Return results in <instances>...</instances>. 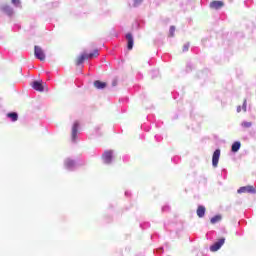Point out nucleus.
<instances>
[{
    "label": "nucleus",
    "mask_w": 256,
    "mask_h": 256,
    "mask_svg": "<svg viewBox=\"0 0 256 256\" xmlns=\"http://www.w3.org/2000/svg\"><path fill=\"white\" fill-rule=\"evenodd\" d=\"M133 49V36L129 35V50Z\"/></svg>",
    "instance_id": "obj_19"
},
{
    "label": "nucleus",
    "mask_w": 256,
    "mask_h": 256,
    "mask_svg": "<svg viewBox=\"0 0 256 256\" xmlns=\"http://www.w3.org/2000/svg\"><path fill=\"white\" fill-rule=\"evenodd\" d=\"M32 88L35 91H39L40 93H43L45 91V87L43 86V83H41L39 81L32 82Z\"/></svg>",
    "instance_id": "obj_7"
},
{
    "label": "nucleus",
    "mask_w": 256,
    "mask_h": 256,
    "mask_svg": "<svg viewBox=\"0 0 256 256\" xmlns=\"http://www.w3.org/2000/svg\"><path fill=\"white\" fill-rule=\"evenodd\" d=\"M197 215H198V217H205V208H204V206H198Z\"/></svg>",
    "instance_id": "obj_15"
},
{
    "label": "nucleus",
    "mask_w": 256,
    "mask_h": 256,
    "mask_svg": "<svg viewBox=\"0 0 256 256\" xmlns=\"http://www.w3.org/2000/svg\"><path fill=\"white\" fill-rule=\"evenodd\" d=\"M242 127H244L245 129H249V127H251L253 124L251 122H247V121H244L242 122Z\"/></svg>",
    "instance_id": "obj_17"
},
{
    "label": "nucleus",
    "mask_w": 256,
    "mask_h": 256,
    "mask_svg": "<svg viewBox=\"0 0 256 256\" xmlns=\"http://www.w3.org/2000/svg\"><path fill=\"white\" fill-rule=\"evenodd\" d=\"M183 51H189V43L184 44Z\"/></svg>",
    "instance_id": "obj_22"
},
{
    "label": "nucleus",
    "mask_w": 256,
    "mask_h": 256,
    "mask_svg": "<svg viewBox=\"0 0 256 256\" xmlns=\"http://www.w3.org/2000/svg\"><path fill=\"white\" fill-rule=\"evenodd\" d=\"M237 113H241V106L237 107Z\"/></svg>",
    "instance_id": "obj_27"
},
{
    "label": "nucleus",
    "mask_w": 256,
    "mask_h": 256,
    "mask_svg": "<svg viewBox=\"0 0 256 256\" xmlns=\"http://www.w3.org/2000/svg\"><path fill=\"white\" fill-rule=\"evenodd\" d=\"M237 192L238 193H256V190L253 186H243V187H240Z\"/></svg>",
    "instance_id": "obj_8"
},
{
    "label": "nucleus",
    "mask_w": 256,
    "mask_h": 256,
    "mask_svg": "<svg viewBox=\"0 0 256 256\" xmlns=\"http://www.w3.org/2000/svg\"><path fill=\"white\" fill-rule=\"evenodd\" d=\"M162 211H169V207H168V206H164V207L162 208Z\"/></svg>",
    "instance_id": "obj_26"
},
{
    "label": "nucleus",
    "mask_w": 256,
    "mask_h": 256,
    "mask_svg": "<svg viewBox=\"0 0 256 256\" xmlns=\"http://www.w3.org/2000/svg\"><path fill=\"white\" fill-rule=\"evenodd\" d=\"M7 118L11 119V121L15 122L17 119H19V114L17 112H10L7 114Z\"/></svg>",
    "instance_id": "obj_13"
},
{
    "label": "nucleus",
    "mask_w": 256,
    "mask_h": 256,
    "mask_svg": "<svg viewBox=\"0 0 256 256\" xmlns=\"http://www.w3.org/2000/svg\"><path fill=\"white\" fill-rule=\"evenodd\" d=\"M64 166H65V169H68V171H73L75 167H77V163L75 162V160L67 158L64 161Z\"/></svg>",
    "instance_id": "obj_4"
},
{
    "label": "nucleus",
    "mask_w": 256,
    "mask_h": 256,
    "mask_svg": "<svg viewBox=\"0 0 256 256\" xmlns=\"http://www.w3.org/2000/svg\"><path fill=\"white\" fill-rule=\"evenodd\" d=\"M34 55L36 59H39V61H45V52L43 51L42 47L35 46L34 47Z\"/></svg>",
    "instance_id": "obj_3"
},
{
    "label": "nucleus",
    "mask_w": 256,
    "mask_h": 256,
    "mask_svg": "<svg viewBox=\"0 0 256 256\" xmlns=\"http://www.w3.org/2000/svg\"><path fill=\"white\" fill-rule=\"evenodd\" d=\"M221 157V150L216 149L212 156V165L213 167H217L219 165V158Z\"/></svg>",
    "instance_id": "obj_5"
},
{
    "label": "nucleus",
    "mask_w": 256,
    "mask_h": 256,
    "mask_svg": "<svg viewBox=\"0 0 256 256\" xmlns=\"http://www.w3.org/2000/svg\"><path fill=\"white\" fill-rule=\"evenodd\" d=\"M225 5L223 1H213L210 3L211 9H221Z\"/></svg>",
    "instance_id": "obj_11"
},
{
    "label": "nucleus",
    "mask_w": 256,
    "mask_h": 256,
    "mask_svg": "<svg viewBox=\"0 0 256 256\" xmlns=\"http://www.w3.org/2000/svg\"><path fill=\"white\" fill-rule=\"evenodd\" d=\"M242 109L243 111H247V100L244 101Z\"/></svg>",
    "instance_id": "obj_25"
},
{
    "label": "nucleus",
    "mask_w": 256,
    "mask_h": 256,
    "mask_svg": "<svg viewBox=\"0 0 256 256\" xmlns=\"http://www.w3.org/2000/svg\"><path fill=\"white\" fill-rule=\"evenodd\" d=\"M79 131V122H75L72 127V141L75 143L77 139V133Z\"/></svg>",
    "instance_id": "obj_9"
},
{
    "label": "nucleus",
    "mask_w": 256,
    "mask_h": 256,
    "mask_svg": "<svg viewBox=\"0 0 256 256\" xmlns=\"http://www.w3.org/2000/svg\"><path fill=\"white\" fill-rule=\"evenodd\" d=\"M1 10L6 13V15H9V17H11V15H13V8H11V6L9 5H3L1 7Z\"/></svg>",
    "instance_id": "obj_10"
},
{
    "label": "nucleus",
    "mask_w": 256,
    "mask_h": 256,
    "mask_svg": "<svg viewBox=\"0 0 256 256\" xmlns=\"http://www.w3.org/2000/svg\"><path fill=\"white\" fill-rule=\"evenodd\" d=\"M140 227H142V229H147V227H150V224L149 223L141 224Z\"/></svg>",
    "instance_id": "obj_23"
},
{
    "label": "nucleus",
    "mask_w": 256,
    "mask_h": 256,
    "mask_svg": "<svg viewBox=\"0 0 256 256\" xmlns=\"http://www.w3.org/2000/svg\"><path fill=\"white\" fill-rule=\"evenodd\" d=\"M94 57H99V50H94L90 54H87V53L81 54L76 60V65H83V63L85 62V59H93Z\"/></svg>",
    "instance_id": "obj_1"
},
{
    "label": "nucleus",
    "mask_w": 256,
    "mask_h": 256,
    "mask_svg": "<svg viewBox=\"0 0 256 256\" xmlns=\"http://www.w3.org/2000/svg\"><path fill=\"white\" fill-rule=\"evenodd\" d=\"M94 87H96V89H105L107 87V83L96 80L94 82Z\"/></svg>",
    "instance_id": "obj_12"
},
{
    "label": "nucleus",
    "mask_w": 256,
    "mask_h": 256,
    "mask_svg": "<svg viewBox=\"0 0 256 256\" xmlns=\"http://www.w3.org/2000/svg\"><path fill=\"white\" fill-rule=\"evenodd\" d=\"M210 221H211L212 224H215L218 221H221V216H214V217L211 218Z\"/></svg>",
    "instance_id": "obj_16"
},
{
    "label": "nucleus",
    "mask_w": 256,
    "mask_h": 256,
    "mask_svg": "<svg viewBox=\"0 0 256 256\" xmlns=\"http://www.w3.org/2000/svg\"><path fill=\"white\" fill-rule=\"evenodd\" d=\"M125 38H126V40H127V43H126L127 48L129 49V33H127V34L125 35Z\"/></svg>",
    "instance_id": "obj_24"
},
{
    "label": "nucleus",
    "mask_w": 256,
    "mask_h": 256,
    "mask_svg": "<svg viewBox=\"0 0 256 256\" xmlns=\"http://www.w3.org/2000/svg\"><path fill=\"white\" fill-rule=\"evenodd\" d=\"M175 35V26L170 27V37H173Z\"/></svg>",
    "instance_id": "obj_21"
},
{
    "label": "nucleus",
    "mask_w": 256,
    "mask_h": 256,
    "mask_svg": "<svg viewBox=\"0 0 256 256\" xmlns=\"http://www.w3.org/2000/svg\"><path fill=\"white\" fill-rule=\"evenodd\" d=\"M103 162L106 165H111L113 163V150H107L102 155Z\"/></svg>",
    "instance_id": "obj_2"
},
{
    "label": "nucleus",
    "mask_w": 256,
    "mask_h": 256,
    "mask_svg": "<svg viewBox=\"0 0 256 256\" xmlns=\"http://www.w3.org/2000/svg\"><path fill=\"white\" fill-rule=\"evenodd\" d=\"M141 3H143V0H134V7H139V5H141Z\"/></svg>",
    "instance_id": "obj_20"
},
{
    "label": "nucleus",
    "mask_w": 256,
    "mask_h": 256,
    "mask_svg": "<svg viewBox=\"0 0 256 256\" xmlns=\"http://www.w3.org/2000/svg\"><path fill=\"white\" fill-rule=\"evenodd\" d=\"M239 149H241V142H234L232 144V148H231L232 152L237 153V151H239Z\"/></svg>",
    "instance_id": "obj_14"
},
{
    "label": "nucleus",
    "mask_w": 256,
    "mask_h": 256,
    "mask_svg": "<svg viewBox=\"0 0 256 256\" xmlns=\"http://www.w3.org/2000/svg\"><path fill=\"white\" fill-rule=\"evenodd\" d=\"M224 244H225V239L222 238L216 243H214L212 246H210V251L212 252L219 251L220 247H223Z\"/></svg>",
    "instance_id": "obj_6"
},
{
    "label": "nucleus",
    "mask_w": 256,
    "mask_h": 256,
    "mask_svg": "<svg viewBox=\"0 0 256 256\" xmlns=\"http://www.w3.org/2000/svg\"><path fill=\"white\" fill-rule=\"evenodd\" d=\"M115 85H117V83H116V82H113V87H115Z\"/></svg>",
    "instance_id": "obj_28"
},
{
    "label": "nucleus",
    "mask_w": 256,
    "mask_h": 256,
    "mask_svg": "<svg viewBox=\"0 0 256 256\" xmlns=\"http://www.w3.org/2000/svg\"><path fill=\"white\" fill-rule=\"evenodd\" d=\"M12 4L14 7H21V0H12Z\"/></svg>",
    "instance_id": "obj_18"
}]
</instances>
